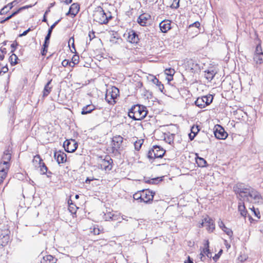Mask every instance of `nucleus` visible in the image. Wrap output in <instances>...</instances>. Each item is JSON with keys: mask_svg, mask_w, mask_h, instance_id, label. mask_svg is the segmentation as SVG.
<instances>
[{"mask_svg": "<svg viewBox=\"0 0 263 263\" xmlns=\"http://www.w3.org/2000/svg\"><path fill=\"white\" fill-rule=\"evenodd\" d=\"M233 190L239 200L253 203L262 202V197L259 193L250 186L242 183H238L234 186Z\"/></svg>", "mask_w": 263, "mask_h": 263, "instance_id": "obj_1", "label": "nucleus"}, {"mask_svg": "<svg viewBox=\"0 0 263 263\" xmlns=\"http://www.w3.org/2000/svg\"><path fill=\"white\" fill-rule=\"evenodd\" d=\"M147 114L146 108L141 105H135L129 110L128 115L129 118L134 120H141L143 119Z\"/></svg>", "mask_w": 263, "mask_h": 263, "instance_id": "obj_2", "label": "nucleus"}, {"mask_svg": "<svg viewBox=\"0 0 263 263\" xmlns=\"http://www.w3.org/2000/svg\"><path fill=\"white\" fill-rule=\"evenodd\" d=\"M93 20L100 24H106L112 18L110 12L105 13L101 7H97L93 14Z\"/></svg>", "mask_w": 263, "mask_h": 263, "instance_id": "obj_3", "label": "nucleus"}, {"mask_svg": "<svg viewBox=\"0 0 263 263\" xmlns=\"http://www.w3.org/2000/svg\"><path fill=\"white\" fill-rule=\"evenodd\" d=\"M123 138L121 136H116L112 140V151L115 155L120 154L123 149Z\"/></svg>", "mask_w": 263, "mask_h": 263, "instance_id": "obj_4", "label": "nucleus"}, {"mask_svg": "<svg viewBox=\"0 0 263 263\" xmlns=\"http://www.w3.org/2000/svg\"><path fill=\"white\" fill-rule=\"evenodd\" d=\"M213 99V96L211 95L198 97L195 101V104L200 108H203L212 102Z\"/></svg>", "mask_w": 263, "mask_h": 263, "instance_id": "obj_5", "label": "nucleus"}, {"mask_svg": "<svg viewBox=\"0 0 263 263\" xmlns=\"http://www.w3.org/2000/svg\"><path fill=\"white\" fill-rule=\"evenodd\" d=\"M11 158V151L9 149L5 150L2 157L0 162V169L4 168L5 171H8L10 167L9 161Z\"/></svg>", "mask_w": 263, "mask_h": 263, "instance_id": "obj_6", "label": "nucleus"}, {"mask_svg": "<svg viewBox=\"0 0 263 263\" xmlns=\"http://www.w3.org/2000/svg\"><path fill=\"white\" fill-rule=\"evenodd\" d=\"M119 90L116 87H112L110 91L107 90L105 100L109 103L112 104L116 102L115 99L119 96Z\"/></svg>", "mask_w": 263, "mask_h": 263, "instance_id": "obj_7", "label": "nucleus"}, {"mask_svg": "<svg viewBox=\"0 0 263 263\" xmlns=\"http://www.w3.org/2000/svg\"><path fill=\"white\" fill-rule=\"evenodd\" d=\"M253 60L254 63L257 65L263 63V52L260 44L256 46Z\"/></svg>", "mask_w": 263, "mask_h": 263, "instance_id": "obj_8", "label": "nucleus"}, {"mask_svg": "<svg viewBox=\"0 0 263 263\" xmlns=\"http://www.w3.org/2000/svg\"><path fill=\"white\" fill-rule=\"evenodd\" d=\"M214 134L215 137L218 139H225L228 136V134L224 129L218 124L214 126Z\"/></svg>", "mask_w": 263, "mask_h": 263, "instance_id": "obj_9", "label": "nucleus"}, {"mask_svg": "<svg viewBox=\"0 0 263 263\" xmlns=\"http://www.w3.org/2000/svg\"><path fill=\"white\" fill-rule=\"evenodd\" d=\"M63 146L67 152L72 153L77 149L78 143L74 140H67L64 142Z\"/></svg>", "mask_w": 263, "mask_h": 263, "instance_id": "obj_10", "label": "nucleus"}, {"mask_svg": "<svg viewBox=\"0 0 263 263\" xmlns=\"http://www.w3.org/2000/svg\"><path fill=\"white\" fill-rule=\"evenodd\" d=\"M155 192L149 190H144L141 191L142 201L148 203L152 201Z\"/></svg>", "mask_w": 263, "mask_h": 263, "instance_id": "obj_11", "label": "nucleus"}, {"mask_svg": "<svg viewBox=\"0 0 263 263\" xmlns=\"http://www.w3.org/2000/svg\"><path fill=\"white\" fill-rule=\"evenodd\" d=\"M112 160L109 156H106L104 159H102L100 163V168L109 171L112 168Z\"/></svg>", "mask_w": 263, "mask_h": 263, "instance_id": "obj_12", "label": "nucleus"}, {"mask_svg": "<svg viewBox=\"0 0 263 263\" xmlns=\"http://www.w3.org/2000/svg\"><path fill=\"white\" fill-rule=\"evenodd\" d=\"M159 27L162 32L166 33L171 28V22L164 20L159 24Z\"/></svg>", "mask_w": 263, "mask_h": 263, "instance_id": "obj_13", "label": "nucleus"}, {"mask_svg": "<svg viewBox=\"0 0 263 263\" xmlns=\"http://www.w3.org/2000/svg\"><path fill=\"white\" fill-rule=\"evenodd\" d=\"M127 40L129 42L133 44H137L139 41L137 33L134 30H131L128 32Z\"/></svg>", "mask_w": 263, "mask_h": 263, "instance_id": "obj_14", "label": "nucleus"}, {"mask_svg": "<svg viewBox=\"0 0 263 263\" xmlns=\"http://www.w3.org/2000/svg\"><path fill=\"white\" fill-rule=\"evenodd\" d=\"M54 157L59 164L65 162L67 158L66 154L61 152H55Z\"/></svg>", "mask_w": 263, "mask_h": 263, "instance_id": "obj_15", "label": "nucleus"}, {"mask_svg": "<svg viewBox=\"0 0 263 263\" xmlns=\"http://www.w3.org/2000/svg\"><path fill=\"white\" fill-rule=\"evenodd\" d=\"M150 18V15L147 14H141L138 18V23L142 26H145L148 20Z\"/></svg>", "mask_w": 263, "mask_h": 263, "instance_id": "obj_16", "label": "nucleus"}, {"mask_svg": "<svg viewBox=\"0 0 263 263\" xmlns=\"http://www.w3.org/2000/svg\"><path fill=\"white\" fill-rule=\"evenodd\" d=\"M205 227L208 231L212 232L215 229L214 221L209 217L204 218Z\"/></svg>", "mask_w": 263, "mask_h": 263, "instance_id": "obj_17", "label": "nucleus"}, {"mask_svg": "<svg viewBox=\"0 0 263 263\" xmlns=\"http://www.w3.org/2000/svg\"><path fill=\"white\" fill-rule=\"evenodd\" d=\"M240 201L238 203V210L240 213V215L243 217H246L247 214V211L246 210V206L244 204V201L243 200H240Z\"/></svg>", "mask_w": 263, "mask_h": 263, "instance_id": "obj_18", "label": "nucleus"}, {"mask_svg": "<svg viewBox=\"0 0 263 263\" xmlns=\"http://www.w3.org/2000/svg\"><path fill=\"white\" fill-rule=\"evenodd\" d=\"M79 6L76 3L72 4L69 8V11L66 13V15L71 14L76 15L79 11Z\"/></svg>", "mask_w": 263, "mask_h": 263, "instance_id": "obj_19", "label": "nucleus"}, {"mask_svg": "<svg viewBox=\"0 0 263 263\" xmlns=\"http://www.w3.org/2000/svg\"><path fill=\"white\" fill-rule=\"evenodd\" d=\"M58 259L51 255H47L44 256L41 261V263H56Z\"/></svg>", "mask_w": 263, "mask_h": 263, "instance_id": "obj_20", "label": "nucleus"}, {"mask_svg": "<svg viewBox=\"0 0 263 263\" xmlns=\"http://www.w3.org/2000/svg\"><path fill=\"white\" fill-rule=\"evenodd\" d=\"M186 66L192 72H195L198 67L197 64L195 63L193 60H189L186 63Z\"/></svg>", "mask_w": 263, "mask_h": 263, "instance_id": "obj_21", "label": "nucleus"}, {"mask_svg": "<svg viewBox=\"0 0 263 263\" xmlns=\"http://www.w3.org/2000/svg\"><path fill=\"white\" fill-rule=\"evenodd\" d=\"M154 148L157 158H162L164 155L165 151L158 145H154Z\"/></svg>", "mask_w": 263, "mask_h": 263, "instance_id": "obj_22", "label": "nucleus"}, {"mask_svg": "<svg viewBox=\"0 0 263 263\" xmlns=\"http://www.w3.org/2000/svg\"><path fill=\"white\" fill-rule=\"evenodd\" d=\"M95 109V106L92 104H89L84 106L81 111L82 115H86L91 112Z\"/></svg>", "mask_w": 263, "mask_h": 263, "instance_id": "obj_23", "label": "nucleus"}, {"mask_svg": "<svg viewBox=\"0 0 263 263\" xmlns=\"http://www.w3.org/2000/svg\"><path fill=\"white\" fill-rule=\"evenodd\" d=\"M16 3V1H14L11 3H9L7 5L4 6L0 11V14L1 15L7 13L10 10H11L13 7V4Z\"/></svg>", "mask_w": 263, "mask_h": 263, "instance_id": "obj_24", "label": "nucleus"}, {"mask_svg": "<svg viewBox=\"0 0 263 263\" xmlns=\"http://www.w3.org/2000/svg\"><path fill=\"white\" fill-rule=\"evenodd\" d=\"M216 72L214 70H208L205 71L204 77L209 81H211L214 77Z\"/></svg>", "mask_w": 263, "mask_h": 263, "instance_id": "obj_25", "label": "nucleus"}, {"mask_svg": "<svg viewBox=\"0 0 263 263\" xmlns=\"http://www.w3.org/2000/svg\"><path fill=\"white\" fill-rule=\"evenodd\" d=\"M151 81L154 84H156L158 88L161 92H163L164 86L158 79H157L155 77H153Z\"/></svg>", "mask_w": 263, "mask_h": 263, "instance_id": "obj_26", "label": "nucleus"}, {"mask_svg": "<svg viewBox=\"0 0 263 263\" xmlns=\"http://www.w3.org/2000/svg\"><path fill=\"white\" fill-rule=\"evenodd\" d=\"M196 162L197 165L201 167L206 166L207 163L206 160L198 156L196 158Z\"/></svg>", "mask_w": 263, "mask_h": 263, "instance_id": "obj_27", "label": "nucleus"}, {"mask_svg": "<svg viewBox=\"0 0 263 263\" xmlns=\"http://www.w3.org/2000/svg\"><path fill=\"white\" fill-rule=\"evenodd\" d=\"M51 81L52 80H50L45 85L43 90V97H46L50 93L51 87L49 86V85L50 84Z\"/></svg>", "mask_w": 263, "mask_h": 263, "instance_id": "obj_28", "label": "nucleus"}, {"mask_svg": "<svg viewBox=\"0 0 263 263\" xmlns=\"http://www.w3.org/2000/svg\"><path fill=\"white\" fill-rule=\"evenodd\" d=\"M175 71L174 69L167 68L165 70V74L170 77L167 79L168 81H171L173 79V76L174 74Z\"/></svg>", "mask_w": 263, "mask_h": 263, "instance_id": "obj_29", "label": "nucleus"}, {"mask_svg": "<svg viewBox=\"0 0 263 263\" xmlns=\"http://www.w3.org/2000/svg\"><path fill=\"white\" fill-rule=\"evenodd\" d=\"M17 59L18 58L16 55L12 53V54L9 57V60L12 65H14L17 63Z\"/></svg>", "mask_w": 263, "mask_h": 263, "instance_id": "obj_30", "label": "nucleus"}, {"mask_svg": "<svg viewBox=\"0 0 263 263\" xmlns=\"http://www.w3.org/2000/svg\"><path fill=\"white\" fill-rule=\"evenodd\" d=\"M39 167L40 168V173L41 174L44 175L47 173L48 168L44 162L40 164Z\"/></svg>", "mask_w": 263, "mask_h": 263, "instance_id": "obj_31", "label": "nucleus"}, {"mask_svg": "<svg viewBox=\"0 0 263 263\" xmlns=\"http://www.w3.org/2000/svg\"><path fill=\"white\" fill-rule=\"evenodd\" d=\"M33 162L35 164H37L38 165L43 163V160L41 158L40 156L39 155H36L34 157V158L33 159Z\"/></svg>", "mask_w": 263, "mask_h": 263, "instance_id": "obj_32", "label": "nucleus"}, {"mask_svg": "<svg viewBox=\"0 0 263 263\" xmlns=\"http://www.w3.org/2000/svg\"><path fill=\"white\" fill-rule=\"evenodd\" d=\"M147 157L149 159H153L155 158H157L156 155H155V152L154 147L152 149H150L148 151V154H147Z\"/></svg>", "mask_w": 263, "mask_h": 263, "instance_id": "obj_33", "label": "nucleus"}, {"mask_svg": "<svg viewBox=\"0 0 263 263\" xmlns=\"http://www.w3.org/2000/svg\"><path fill=\"white\" fill-rule=\"evenodd\" d=\"M143 144V140H138L135 142L134 146L135 148L137 151H139Z\"/></svg>", "mask_w": 263, "mask_h": 263, "instance_id": "obj_34", "label": "nucleus"}, {"mask_svg": "<svg viewBox=\"0 0 263 263\" xmlns=\"http://www.w3.org/2000/svg\"><path fill=\"white\" fill-rule=\"evenodd\" d=\"M175 134H169L167 138L165 137V139L166 140V141L169 143L171 144L172 143H173L174 139Z\"/></svg>", "mask_w": 263, "mask_h": 263, "instance_id": "obj_35", "label": "nucleus"}, {"mask_svg": "<svg viewBox=\"0 0 263 263\" xmlns=\"http://www.w3.org/2000/svg\"><path fill=\"white\" fill-rule=\"evenodd\" d=\"M79 61V56L78 55H74L71 59V63L73 64V66L78 64Z\"/></svg>", "mask_w": 263, "mask_h": 263, "instance_id": "obj_36", "label": "nucleus"}, {"mask_svg": "<svg viewBox=\"0 0 263 263\" xmlns=\"http://www.w3.org/2000/svg\"><path fill=\"white\" fill-rule=\"evenodd\" d=\"M133 198L135 200H140L142 202L141 191L134 194Z\"/></svg>", "mask_w": 263, "mask_h": 263, "instance_id": "obj_37", "label": "nucleus"}, {"mask_svg": "<svg viewBox=\"0 0 263 263\" xmlns=\"http://www.w3.org/2000/svg\"><path fill=\"white\" fill-rule=\"evenodd\" d=\"M222 230L228 235L230 237H231L233 235V232L232 231L227 228L226 227H225V228H222Z\"/></svg>", "mask_w": 263, "mask_h": 263, "instance_id": "obj_38", "label": "nucleus"}, {"mask_svg": "<svg viewBox=\"0 0 263 263\" xmlns=\"http://www.w3.org/2000/svg\"><path fill=\"white\" fill-rule=\"evenodd\" d=\"M250 209L252 210V211L253 212L254 215L256 216L258 219L260 218V213L259 210L257 209H255L254 206H253L252 208H250Z\"/></svg>", "mask_w": 263, "mask_h": 263, "instance_id": "obj_39", "label": "nucleus"}, {"mask_svg": "<svg viewBox=\"0 0 263 263\" xmlns=\"http://www.w3.org/2000/svg\"><path fill=\"white\" fill-rule=\"evenodd\" d=\"M191 133L193 134L196 135L199 131V127L198 126H193L191 128Z\"/></svg>", "mask_w": 263, "mask_h": 263, "instance_id": "obj_40", "label": "nucleus"}, {"mask_svg": "<svg viewBox=\"0 0 263 263\" xmlns=\"http://www.w3.org/2000/svg\"><path fill=\"white\" fill-rule=\"evenodd\" d=\"M111 221H117L120 219V215L117 213H112Z\"/></svg>", "mask_w": 263, "mask_h": 263, "instance_id": "obj_41", "label": "nucleus"}, {"mask_svg": "<svg viewBox=\"0 0 263 263\" xmlns=\"http://www.w3.org/2000/svg\"><path fill=\"white\" fill-rule=\"evenodd\" d=\"M111 215L112 213L111 212H108L105 214L104 215V219L106 221H110L111 220Z\"/></svg>", "mask_w": 263, "mask_h": 263, "instance_id": "obj_42", "label": "nucleus"}, {"mask_svg": "<svg viewBox=\"0 0 263 263\" xmlns=\"http://www.w3.org/2000/svg\"><path fill=\"white\" fill-rule=\"evenodd\" d=\"M204 253H206V252H209V242L208 240L206 241L204 244V249L203 250Z\"/></svg>", "mask_w": 263, "mask_h": 263, "instance_id": "obj_43", "label": "nucleus"}, {"mask_svg": "<svg viewBox=\"0 0 263 263\" xmlns=\"http://www.w3.org/2000/svg\"><path fill=\"white\" fill-rule=\"evenodd\" d=\"M222 252V250H220L219 252L215 255V256L213 257V260L215 261H216L219 258L220 256L221 255V253Z\"/></svg>", "mask_w": 263, "mask_h": 263, "instance_id": "obj_44", "label": "nucleus"}, {"mask_svg": "<svg viewBox=\"0 0 263 263\" xmlns=\"http://www.w3.org/2000/svg\"><path fill=\"white\" fill-rule=\"evenodd\" d=\"M17 45H18V44L16 41L14 42L13 43H12L11 45V47L12 48V50L11 51V53H13L14 52Z\"/></svg>", "mask_w": 263, "mask_h": 263, "instance_id": "obj_45", "label": "nucleus"}, {"mask_svg": "<svg viewBox=\"0 0 263 263\" xmlns=\"http://www.w3.org/2000/svg\"><path fill=\"white\" fill-rule=\"evenodd\" d=\"M157 181V178H153L151 180H145V182L146 183H150V184H155V182Z\"/></svg>", "mask_w": 263, "mask_h": 263, "instance_id": "obj_46", "label": "nucleus"}, {"mask_svg": "<svg viewBox=\"0 0 263 263\" xmlns=\"http://www.w3.org/2000/svg\"><path fill=\"white\" fill-rule=\"evenodd\" d=\"M69 64H70V62L67 60H64L62 62V65L64 67L67 66L69 65Z\"/></svg>", "mask_w": 263, "mask_h": 263, "instance_id": "obj_47", "label": "nucleus"}, {"mask_svg": "<svg viewBox=\"0 0 263 263\" xmlns=\"http://www.w3.org/2000/svg\"><path fill=\"white\" fill-rule=\"evenodd\" d=\"M88 36L89 37V40L91 41L93 38L95 37V32L92 31L91 32H89Z\"/></svg>", "mask_w": 263, "mask_h": 263, "instance_id": "obj_48", "label": "nucleus"}, {"mask_svg": "<svg viewBox=\"0 0 263 263\" xmlns=\"http://www.w3.org/2000/svg\"><path fill=\"white\" fill-rule=\"evenodd\" d=\"M24 9V7L23 8H21L20 9H18L17 10L15 11V12H13L11 15L10 16H11V17H12L13 16H15V15H16L17 13H18V12L22 10V9Z\"/></svg>", "mask_w": 263, "mask_h": 263, "instance_id": "obj_49", "label": "nucleus"}, {"mask_svg": "<svg viewBox=\"0 0 263 263\" xmlns=\"http://www.w3.org/2000/svg\"><path fill=\"white\" fill-rule=\"evenodd\" d=\"M199 26L200 23L198 22H196L190 26V27H195L196 28H198Z\"/></svg>", "mask_w": 263, "mask_h": 263, "instance_id": "obj_50", "label": "nucleus"}, {"mask_svg": "<svg viewBox=\"0 0 263 263\" xmlns=\"http://www.w3.org/2000/svg\"><path fill=\"white\" fill-rule=\"evenodd\" d=\"M1 71L3 73H6L8 71V68L7 66H4L1 69Z\"/></svg>", "mask_w": 263, "mask_h": 263, "instance_id": "obj_51", "label": "nucleus"}, {"mask_svg": "<svg viewBox=\"0 0 263 263\" xmlns=\"http://www.w3.org/2000/svg\"><path fill=\"white\" fill-rule=\"evenodd\" d=\"M51 35V33H49V32H48L47 35L45 37V41L49 42V40L50 39Z\"/></svg>", "mask_w": 263, "mask_h": 263, "instance_id": "obj_52", "label": "nucleus"}, {"mask_svg": "<svg viewBox=\"0 0 263 263\" xmlns=\"http://www.w3.org/2000/svg\"><path fill=\"white\" fill-rule=\"evenodd\" d=\"M47 52V48H45L43 47L42 50L41 51V54L43 56H45Z\"/></svg>", "mask_w": 263, "mask_h": 263, "instance_id": "obj_53", "label": "nucleus"}, {"mask_svg": "<svg viewBox=\"0 0 263 263\" xmlns=\"http://www.w3.org/2000/svg\"><path fill=\"white\" fill-rule=\"evenodd\" d=\"M30 30V29L29 28L28 29L26 30V31H24L22 34H20L19 35L20 36H23L27 35V34L28 33V32Z\"/></svg>", "mask_w": 263, "mask_h": 263, "instance_id": "obj_54", "label": "nucleus"}, {"mask_svg": "<svg viewBox=\"0 0 263 263\" xmlns=\"http://www.w3.org/2000/svg\"><path fill=\"white\" fill-rule=\"evenodd\" d=\"M93 233L95 235H99L100 233V230L98 228H94Z\"/></svg>", "mask_w": 263, "mask_h": 263, "instance_id": "obj_55", "label": "nucleus"}, {"mask_svg": "<svg viewBox=\"0 0 263 263\" xmlns=\"http://www.w3.org/2000/svg\"><path fill=\"white\" fill-rule=\"evenodd\" d=\"M219 227L222 230V228H225V225L222 221H219L218 222Z\"/></svg>", "mask_w": 263, "mask_h": 263, "instance_id": "obj_56", "label": "nucleus"}, {"mask_svg": "<svg viewBox=\"0 0 263 263\" xmlns=\"http://www.w3.org/2000/svg\"><path fill=\"white\" fill-rule=\"evenodd\" d=\"M49 44V42L44 41V44L43 45V47L44 48V49L45 48L48 49Z\"/></svg>", "mask_w": 263, "mask_h": 263, "instance_id": "obj_57", "label": "nucleus"}, {"mask_svg": "<svg viewBox=\"0 0 263 263\" xmlns=\"http://www.w3.org/2000/svg\"><path fill=\"white\" fill-rule=\"evenodd\" d=\"M0 51H1V52L2 53H3L4 54H6L7 53V49L6 48H4V47H1V48H0Z\"/></svg>", "mask_w": 263, "mask_h": 263, "instance_id": "obj_58", "label": "nucleus"}, {"mask_svg": "<svg viewBox=\"0 0 263 263\" xmlns=\"http://www.w3.org/2000/svg\"><path fill=\"white\" fill-rule=\"evenodd\" d=\"M204 254H206V255L208 257H211V253L210 252V251H209V252H206V253H204L203 252H202L201 253V255H202V256H204Z\"/></svg>", "mask_w": 263, "mask_h": 263, "instance_id": "obj_59", "label": "nucleus"}, {"mask_svg": "<svg viewBox=\"0 0 263 263\" xmlns=\"http://www.w3.org/2000/svg\"><path fill=\"white\" fill-rule=\"evenodd\" d=\"M70 41H72V47L73 48L74 51H76V48H75L74 44V38H73V37H71L70 38Z\"/></svg>", "mask_w": 263, "mask_h": 263, "instance_id": "obj_60", "label": "nucleus"}, {"mask_svg": "<svg viewBox=\"0 0 263 263\" xmlns=\"http://www.w3.org/2000/svg\"><path fill=\"white\" fill-rule=\"evenodd\" d=\"M184 263H194L190 256H188L187 259L184 261Z\"/></svg>", "mask_w": 263, "mask_h": 263, "instance_id": "obj_61", "label": "nucleus"}, {"mask_svg": "<svg viewBox=\"0 0 263 263\" xmlns=\"http://www.w3.org/2000/svg\"><path fill=\"white\" fill-rule=\"evenodd\" d=\"M189 136V138L191 139V140H193L194 138H195V137L196 136L195 135L193 134L192 133H190Z\"/></svg>", "mask_w": 263, "mask_h": 263, "instance_id": "obj_62", "label": "nucleus"}, {"mask_svg": "<svg viewBox=\"0 0 263 263\" xmlns=\"http://www.w3.org/2000/svg\"><path fill=\"white\" fill-rule=\"evenodd\" d=\"M54 28V25H51L50 27L49 28L48 32L49 33H52V30Z\"/></svg>", "mask_w": 263, "mask_h": 263, "instance_id": "obj_63", "label": "nucleus"}, {"mask_svg": "<svg viewBox=\"0 0 263 263\" xmlns=\"http://www.w3.org/2000/svg\"><path fill=\"white\" fill-rule=\"evenodd\" d=\"M205 227L204 218L202 220V222L199 224V227L201 228Z\"/></svg>", "mask_w": 263, "mask_h": 263, "instance_id": "obj_64", "label": "nucleus"}]
</instances>
